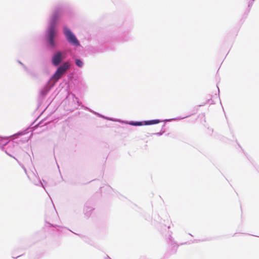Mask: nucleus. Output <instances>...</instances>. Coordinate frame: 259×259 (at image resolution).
I'll use <instances>...</instances> for the list:
<instances>
[{
	"label": "nucleus",
	"instance_id": "6",
	"mask_svg": "<svg viewBox=\"0 0 259 259\" xmlns=\"http://www.w3.org/2000/svg\"><path fill=\"white\" fill-rule=\"evenodd\" d=\"M75 63L77 66H78L79 67H81L83 65V63L82 61L79 59H76L75 60Z\"/></svg>",
	"mask_w": 259,
	"mask_h": 259
},
{
	"label": "nucleus",
	"instance_id": "3",
	"mask_svg": "<svg viewBox=\"0 0 259 259\" xmlns=\"http://www.w3.org/2000/svg\"><path fill=\"white\" fill-rule=\"evenodd\" d=\"M70 64L68 62L64 63L62 65L60 66L53 75V78L56 80H58L61 78L62 75L69 68Z\"/></svg>",
	"mask_w": 259,
	"mask_h": 259
},
{
	"label": "nucleus",
	"instance_id": "1",
	"mask_svg": "<svg viewBox=\"0 0 259 259\" xmlns=\"http://www.w3.org/2000/svg\"><path fill=\"white\" fill-rule=\"evenodd\" d=\"M60 16V14L58 12H55L53 14L51 18L50 26L48 30L47 41L50 47L52 48H54L56 46V44L54 38L56 35L55 26L59 20Z\"/></svg>",
	"mask_w": 259,
	"mask_h": 259
},
{
	"label": "nucleus",
	"instance_id": "4",
	"mask_svg": "<svg viewBox=\"0 0 259 259\" xmlns=\"http://www.w3.org/2000/svg\"><path fill=\"white\" fill-rule=\"evenodd\" d=\"M62 53L60 52H58L55 53L52 58V63L55 65H58L62 61Z\"/></svg>",
	"mask_w": 259,
	"mask_h": 259
},
{
	"label": "nucleus",
	"instance_id": "2",
	"mask_svg": "<svg viewBox=\"0 0 259 259\" xmlns=\"http://www.w3.org/2000/svg\"><path fill=\"white\" fill-rule=\"evenodd\" d=\"M64 33L69 42L76 46L79 45V43L75 36L72 33L69 28L66 27H64Z\"/></svg>",
	"mask_w": 259,
	"mask_h": 259
},
{
	"label": "nucleus",
	"instance_id": "8",
	"mask_svg": "<svg viewBox=\"0 0 259 259\" xmlns=\"http://www.w3.org/2000/svg\"><path fill=\"white\" fill-rule=\"evenodd\" d=\"M156 135H161L162 134V133H158L157 134H156Z\"/></svg>",
	"mask_w": 259,
	"mask_h": 259
},
{
	"label": "nucleus",
	"instance_id": "5",
	"mask_svg": "<svg viewBox=\"0 0 259 259\" xmlns=\"http://www.w3.org/2000/svg\"><path fill=\"white\" fill-rule=\"evenodd\" d=\"M160 122V121L158 119H154L152 120H149L145 121L144 125H150V124H157L158 123Z\"/></svg>",
	"mask_w": 259,
	"mask_h": 259
},
{
	"label": "nucleus",
	"instance_id": "7",
	"mask_svg": "<svg viewBox=\"0 0 259 259\" xmlns=\"http://www.w3.org/2000/svg\"><path fill=\"white\" fill-rule=\"evenodd\" d=\"M130 124L131 125H135V126L143 125V124H142V123L141 122H131L130 123Z\"/></svg>",
	"mask_w": 259,
	"mask_h": 259
}]
</instances>
